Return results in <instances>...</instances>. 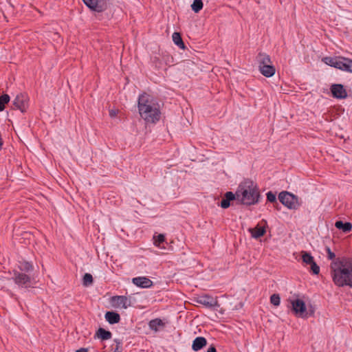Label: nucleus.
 I'll return each mask as SVG.
<instances>
[{
    "mask_svg": "<svg viewBox=\"0 0 352 352\" xmlns=\"http://www.w3.org/2000/svg\"><path fill=\"white\" fill-rule=\"evenodd\" d=\"M10 99V96L8 94H3L0 96V111L4 110L5 104L9 102Z\"/></svg>",
    "mask_w": 352,
    "mask_h": 352,
    "instance_id": "bb28decb",
    "label": "nucleus"
},
{
    "mask_svg": "<svg viewBox=\"0 0 352 352\" xmlns=\"http://www.w3.org/2000/svg\"><path fill=\"white\" fill-rule=\"evenodd\" d=\"M280 201L289 209H297L300 204L298 198L293 194L288 192H282L278 195Z\"/></svg>",
    "mask_w": 352,
    "mask_h": 352,
    "instance_id": "20e7f679",
    "label": "nucleus"
},
{
    "mask_svg": "<svg viewBox=\"0 0 352 352\" xmlns=\"http://www.w3.org/2000/svg\"><path fill=\"white\" fill-rule=\"evenodd\" d=\"M257 58L259 63V67L262 65H269L272 64L271 59L267 54H259Z\"/></svg>",
    "mask_w": 352,
    "mask_h": 352,
    "instance_id": "5701e85b",
    "label": "nucleus"
},
{
    "mask_svg": "<svg viewBox=\"0 0 352 352\" xmlns=\"http://www.w3.org/2000/svg\"><path fill=\"white\" fill-rule=\"evenodd\" d=\"M14 283L21 287H29L32 285L31 278L25 274L15 272L13 277Z\"/></svg>",
    "mask_w": 352,
    "mask_h": 352,
    "instance_id": "0eeeda50",
    "label": "nucleus"
},
{
    "mask_svg": "<svg viewBox=\"0 0 352 352\" xmlns=\"http://www.w3.org/2000/svg\"><path fill=\"white\" fill-rule=\"evenodd\" d=\"M302 260L306 265H310L311 271L314 274H318L320 272V267L314 261V257L307 252H302Z\"/></svg>",
    "mask_w": 352,
    "mask_h": 352,
    "instance_id": "1a4fd4ad",
    "label": "nucleus"
},
{
    "mask_svg": "<svg viewBox=\"0 0 352 352\" xmlns=\"http://www.w3.org/2000/svg\"><path fill=\"white\" fill-rule=\"evenodd\" d=\"M113 307L120 309H127L131 305V299L124 296H116L111 298Z\"/></svg>",
    "mask_w": 352,
    "mask_h": 352,
    "instance_id": "6e6552de",
    "label": "nucleus"
},
{
    "mask_svg": "<svg viewBox=\"0 0 352 352\" xmlns=\"http://www.w3.org/2000/svg\"><path fill=\"white\" fill-rule=\"evenodd\" d=\"M250 232H251L252 237L258 239L265 234V228L263 226L258 225L255 228L250 229Z\"/></svg>",
    "mask_w": 352,
    "mask_h": 352,
    "instance_id": "aec40b11",
    "label": "nucleus"
},
{
    "mask_svg": "<svg viewBox=\"0 0 352 352\" xmlns=\"http://www.w3.org/2000/svg\"><path fill=\"white\" fill-rule=\"evenodd\" d=\"M13 104L21 112L25 111L28 107L27 97L23 94L17 95L13 101Z\"/></svg>",
    "mask_w": 352,
    "mask_h": 352,
    "instance_id": "f8f14e48",
    "label": "nucleus"
},
{
    "mask_svg": "<svg viewBox=\"0 0 352 352\" xmlns=\"http://www.w3.org/2000/svg\"><path fill=\"white\" fill-rule=\"evenodd\" d=\"M340 60V56L336 57H324L322 58V61L331 67H333L335 68L338 67V61Z\"/></svg>",
    "mask_w": 352,
    "mask_h": 352,
    "instance_id": "4be33fe9",
    "label": "nucleus"
},
{
    "mask_svg": "<svg viewBox=\"0 0 352 352\" xmlns=\"http://www.w3.org/2000/svg\"><path fill=\"white\" fill-rule=\"evenodd\" d=\"M216 348L214 346L211 345L208 349L207 352H216Z\"/></svg>",
    "mask_w": 352,
    "mask_h": 352,
    "instance_id": "72a5a7b5",
    "label": "nucleus"
},
{
    "mask_svg": "<svg viewBox=\"0 0 352 352\" xmlns=\"http://www.w3.org/2000/svg\"><path fill=\"white\" fill-rule=\"evenodd\" d=\"M196 302L210 308L219 306L217 299L208 295H204L197 297Z\"/></svg>",
    "mask_w": 352,
    "mask_h": 352,
    "instance_id": "9d476101",
    "label": "nucleus"
},
{
    "mask_svg": "<svg viewBox=\"0 0 352 352\" xmlns=\"http://www.w3.org/2000/svg\"><path fill=\"white\" fill-rule=\"evenodd\" d=\"M154 245L158 248H160V244L165 240V236L162 234H160L157 236H153Z\"/></svg>",
    "mask_w": 352,
    "mask_h": 352,
    "instance_id": "c85d7f7f",
    "label": "nucleus"
},
{
    "mask_svg": "<svg viewBox=\"0 0 352 352\" xmlns=\"http://www.w3.org/2000/svg\"><path fill=\"white\" fill-rule=\"evenodd\" d=\"M236 199V195L232 192H227L225 194L224 198L222 199L221 202V207L223 208H228L230 204V201H232Z\"/></svg>",
    "mask_w": 352,
    "mask_h": 352,
    "instance_id": "f3484780",
    "label": "nucleus"
},
{
    "mask_svg": "<svg viewBox=\"0 0 352 352\" xmlns=\"http://www.w3.org/2000/svg\"><path fill=\"white\" fill-rule=\"evenodd\" d=\"M292 310L294 314L300 318H305L307 316V308L304 301L296 298L290 300Z\"/></svg>",
    "mask_w": 352,
    "mask_h": 352,
    "instance_id": "39448f33",
    "label": "nucleus"
},
{
    "mask_svg": "<svg viewBox=\"0 0 352 352\" xmlns=\"http://www.w3.org/2000/svg\"><path fill=\"white\" fill-rule=\"evenodd\" d=\"M91 10L100 12L107 8V0H82Z\"/></svg>",
    "mask_w": 352,
    "mask_h": 352,
    "instance_id": "423d86ee",
    "label": "nucleus"
},
{
    "mask_svg": "<svg viewBox=\"0 0 352 352\" xmlns=\"http://www.w3.org/2000/svg\"><path fill=\"white\" fill-rule=\"evenodd\" d=\"M326 252L327 253V256H328L329 259L333 260V261L334 260H336L335 259V257H336L335 254L333 252H331V249L329 247L326 248Z\"/></svg>",
    "mask_w": 352,
    "mask_h": 352,
    "instance_id": "473e14b6",
    "label": "nucleus"
},
{
    "mask_svg": "<svg viewBox=\"0 0 352 352\" xmlns=\"http://www.w3.org/2000/svg\"><path fill=\"white\" fill-rule=\"evenodd\" d=\"M331 91L333 97L336 98H345L347 96V93L344 86L340 84H335L331 85Z\"/></svg>",
    "mask_w": 352,
    "mask_h": 352,
    "instance_id": "9b49d317",
    "label": "nucleus"
},
{
    "mask_svg": "<svg viewBox=\"0 0 352 352\" xmlns=\"http://www.w3.org/2000/svg\"><path fill=\"white\" fill-rule=\"evenodd\" d=\"M330 273L336 286H349L352 288V258H336L330 264Z\"/></svg>",
    "mask_w": 352,
    "mask_h": 352,
    "instance_id": "f257e3e1",
    "label": "nucleus"
},
{
    "mask_svg": "<svg viewBox=\"0 0 352 352\" xmlns=\"http://www.w3.org/2000/svg\"><path fill=\"white\" fill-rule=\"evenodd\" d=\"M235 195L236 200L248 206L256 204L260 197L256 184L250 179H245L239 185Z\"/></svg>",
    "mask_w": 352,
    "mask_h": 352,
    "instance_id": "7ed1b4c3",
    "label": "nucleus"
},
{
    "mask_svg": "<svg viewBox=\"0 0 352 352\" xmlns=\"http://www.w3.org/2000/svg\"><path fill=\"white\" fill-rule=\"evenodd\" d=\"M19 267L21 271H25L27 272L32 270L33 268L32 265L27 261L21 262Z\"/></svg>",
    "mask_w": 352,
    "mask_h": 352,
    "instance_id": "cd10ccee",
    "label": "nucleus"
},
{
    "mask_svg": "<svg viewBox=\"0 0 352 352\" xmlns=\"http://www.w3.org/2000/svg\"><path fill=\"white\" fill-rule=\"evenodd\" d=\"M207 344V340L204 337H197L192 342V349L195 351H199Z\"/></svg>",
    "mask_w": 352,
    "mask_h": 352,
    "instance_id": "dca6fc26",
    "label": "nucleus"
},
{
    "mask_svg": "<svg viewBox=\"0 0 352 352\" xmlns=\"http://www.w3.org/2000/svg\"><path fill=\"white\" fill-rule=\"evenodd\" d=\"M338 69L346 72L352 73V60L340 56Z\"/></svg>",
    "mask_w": 352,
    "mask_h": 352,
    "instance_id": "ddd939ff",
    "label": "nucleus"
},
{
    "mask_svg": "<svg viewBox=\"0 0 352 352\" xmlns=\"http://www.w3.org/2000/svg\"><path fill=\"white\" fill-rule=\"evenodd\" d=\"M335 226L344 232H349L352 230V224L349 222L343 223L341 221H338L336 222Z\"/></svg>",
    "mask_w": 352,
    "mask_h": 352,
    "instance_id": "412c9836",
    "label": "nucleus"
},
{
    "mask_svg": "<svg viewBox=\"0 0 352 352\" xmlns=\"http://www.w3.org/2000/svg\"><path fill=\"white\" fill-rule=\"evenodd\" d=\"M173 41L174 43L177 45L181 49L184 48V44L183 43V41L182 39L181 35L178 32H174L172 35Z\"/></svg>",
    "mask_w": 352,
    "mask_h": 352,
    "instance_id": "b1692460",
    "label": "nucleus"
},
{
    "mask_svg": "<svg viewBox=\"0 0 352 352\" xmlns=\"http://www.w3.org/2000/svg\"><path fill=\"white\" fill-rule=\"evenodd\" d=\"M105 319L110 324L118 323L120 320V316L118 314L113 311H107L105 314Z\"/></svg>",
    "mask_w": 352,
    "mask_h": 352,
    "instance_id": "6ab92c4d",
    "label": "nucleus"
},
{
    "mask_svg": "<svg viewBox=\"0 0 352 352\" xmlns=\"http://www.w3.org/2000/svg\"><path fill=\"white\" fill-rule=\"evenodd\" d=\"M97 336L102 340H107L111 338V333L102 328H100L97 331Z\"/></svg>",
    "mask_w": 352,
    "mask_h": 352,
    "instance_id": "393cba45",
    "label": "nucleus"
},
{
    "mask_svg": "<svg viewBox=\"0 0 352 352\" xmlns=\"http://www.w3.org/2000/svg\"><path fill=\"white\" fill-rule=\"evenodd\" d=\"M93 283V277L91 274L86 273L83 277V285L89 286Z\"/></svg>",
    "mask_w": 352,
    "mask_h": 352,
    "instance_id": "c756f323",
    "label": "nucleus"
},
{
    "mask_svg": "<svg viewBox=\"0 0 352 352\" xmlns=\"http://www.w3.org/2000/svg\"><path fill=\"white\" fill-rule=\"evenodd\" d=\"M132 283L142 288H149L153 285L151 280L145 276H138L132 279Z\"/></svg>",
    "mask_w": 352,
    "mask_h": 352,
    "instance_id": "4468645a",
    "label": "nucleus"
},
{
    "mask_svg": "<svg viewBox=\"0 0 352 352\" xmlns=\"http://www.w3.org/2000/svg\"><path fill=\"white\" fill-rule=\"evenodd\" d=\"M113 352H121V351L119 350L118 347H117Z\"/></svg>",
    "mask_w": 352,
    "mask_h": 352,
    "instance_id": "e433bc0d",
    "label": "nucleus"
},
{
    "mask_svg": "<svg viewBox=\"0 0 352 352\" xmlns=\"http://www.w3.org/2000/svg\"><path fill=\"white\" fill-rule=\"evenodd\" d=\"M191 8L195 12H199L203 8L202 0H194Z\"/></svg>",
    "mask_w": 352,
    "mask_h": 352,
    "instance_id": "a878e982",
    "label": "nucleus"
},
{
    "mask_svg": "<svg viewBox=\"0 0 352 352\" xmlns=\"http://www.w3.org/2000/svg\"><path fill=\"white\" fill-rule=\"evenodd\" d=\"M259 71L261 73L266 76V77H271L274 75L276 69L274 67L270 64L269 65H262L259 68Z\"/></svg>",
    "mask_w": 352,
    "mask_h": 352,
    "instance_id": "a211bd4d",
    "label": "nucleus"
},
{
    "mask_svg": "<svg viewBox=\"0 0 352 352\" xmlns=\"http://www.w3.org/2000/svg\"><path fill=\"white\" fill-rule=\"evenodd\" d=\"M267 199L270 202H275L276 200V195L270 191L267 193Z\"/></svg>",
    "mask_w": 352,
    "mask_h": 352,
    "instance_id": "2f4dec72",
    "label": "nucleus"
},
{
    "mask_svg": "<svg viewBox=\"0 0 352 352\" xmlns=\"http://www.w3.org/2000/svg\"><path fill=\"white\" fill-rule=\"evenodd\" d=\"M138 110L141 118L147 123H155L160 118L159 104L152 96L146 94L139 96Z\"/></svg>",
    "mask_w": 352,
    "mask_h": 352,
    "instance_id": "f03ea898",
    "label": "nucleus"
},
{
    "mask_svg": "<svg viewBox=\"0 0 352 352\" xmlns=\"http://www.w3.org/2000/svg\"><path fill=\"white\" fill-rule=\"evenodd\" d=\"M270 302L275 306H278L280 302V298L278 294H273L270 297Z\"/></svg>",
    "mask_w": 352,
    "mask_h": 352,
    "instance_id": "7c9ffc66",
    "label": "nucleus"
},
{
    "mask_svg": "<svg viewBox=\"0 0 352 352\" xmlns=\"http://www.w3.org/2000/svg\"><path fill=\"white\" fill-rule=\"evenodd\" d=\"M76 352H87V350L85 349H80L77 350Z\"/></svg>",
    "mask_w": 352,
    "mask_h": 352,
    "instance_id": "c9c22d12",
    "label": "nucleus"
},
{
    "mask_svg": "<svg viewBox=\"0 0 352 352\" xmlns=\"http://www.w3.org/2000/svg\"><path fill=\"white\" fill-rule=\"evenodd\" d=\"M109 115L111 117H115L116 116V110H110L109 111Z\"/></svg>",
    "mask_w": 352,
    "mask_h": 352,
    "instance_id": "f704fd0d",
    "label": "nucleus"
},
{
    "mask_svg": "<svg viewBox=\"0 0 352 352\" xmlns=\"http://www.w3.org/2000/svg\"><path fill=\"white\" fill-rule=\"evenodd\" d=\"M148 327L151 329L157 332L165 327V322L160 318H155L149 322Z\"/></svg>",
    "mask_w": 352,
    "mask_h": 352,
    "instance_id": "2eb2a0df",
    "label": "nucleus"
}]
</instances>
